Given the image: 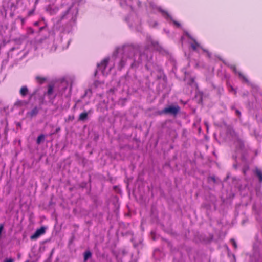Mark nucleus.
<instances>
[{
	"instance_id": "423d86ee",
	"label": "nucleus",
	"mask_w": 262,
	"mask_h": 262,
	"mask_svg": "<svg viewBox=\"0 0 262 262\" xmlns=\"http://www.w3.org/2000/svg\"><path fill=\"white\" fill-rule=\"evenodd\" d=\"M191 47L193 50H199V49H202L204 52L206 51L202 48V47L196 42L194 41L193 43L191 44Z\"/></svg>"
},
{
	"instance_id": "0eeeda50",
	"label": "nucleus",
	"mask_w": 262,
	"mask_h": 262,
	"mask_svg": "<svg viewBox=\"0 0 262 262\" xmlns=\"http://www.w3.org/2000/svg\"><path fill=\"white\" fill-rule=\"evenodd\" d=\"M231 68L235 73H237L236 68L234 66H232ZM238 74L240 78H242L245 81H247V78L241 72H238Z\"/></svg>"
},
{
	"instance_id": "20e7f679",
	"label": "nucleus",
	"mask_w": 262,
	"mask_h": 262,
	"mask_svg": "<svg viewBox=\"0 0 262 262\" xmlns=\"http://www.w3.org/2000/svg\"><path fill=\"white\" fill-rule=\"evenodd\" d=\"M46 231V228L41 227L39 229L36 230L34 234L31 236L30 238L32 240L37 239L40 235L43 234Z\"/></svg>"
},
{
	"instance_id": "7ed1b4c3",
	"label": "nucleus",
	"mask_w": 262,
	"mask_h": 262,
	"mask_svg": "<svg viewBox=\"0 0 262 262\" xmlns=\"http://www.w3.org/2000/svg\"><path fill=\"white\" fill-rule=\"evenodd\" d=\"M180 108L178 106H169L165 108L163 112L165 114H171L176 115L179 111Z\"/></svg>"
},
{
	"instance_id": "f257e3e1",
	"label": "nucleus",
	"mask_w": 262,
	"mask_h": 262,
	"mask_svg": "<svg viewBox=\"0 0 262 262\" xmlns=\"http://www.w3.org/2000/svg\"><path fill=\"white\" fill-rule=\"evenodd\" d=\"M114 62L113 61H111L109 59L105 58L98 64V70L96 71V73L98 71H100L103 75H106L111 71Z\"/></svg>"
},
{
	"instance_id": "39448f33",
	"label": "nucleus",
	"mask_w": 262,
	"mask_h": 262,
	"mask_svg": "<svg viewBox=\"0 0 262 262\" xmlns=\"http://www.w3.org/2000/svg\"><path fill=\"white\" fill-rule=\"evenodd\" d=\"M38 112V108L35 107L33 108L30 112L27 113V116L30 117H33L36 116Z\"/></svg>"
},
{
	"instance_id": "f8f14e48",
	"label": "nucleus",
	"mask_w": 262,
	"mask_h": 262,
	"mask_svg": "<svg viewBox=\"0 0 262 262\" xmlns=\"http://www.w3.org/2000/svg\"><path fill=\"white\" fill-rule=\"evenodd\" d=\"M88 116V113L86 112L82 113L80 114L79 119L81 120H85Z\"/></svg>"
},
{
	"instance_id": "6e6552de",
	"label": "nucleus",
	"mask_w": 262,
	"mask_h": 262,
	"mask_svg": "<svg viewBox=\"0 0 262 262\" xmlns=\"http://www.w3.org/2000/svg\"><path fill=\"white\" fill-rule=\"evenodd\" d=\"M27 93H28V89L26 86H23L20 89V93L23 96L26 95Z\"/></svg>"
},
{
	"instance_id": "9d476101",
	"label": "nucleus",
	"mask_w": 262,
	"mask_h": 262,
	"mask_svg": "<svg viewBox=\"0 0 262 262\" xmlns=\"http://www.w3.org/2000/svg\"><path fill=\"white\" fill-rule=\"evenodd\" d=\"M45 136L44 135H43V134L40 135L37 137V141H36L37 144H40V143L41 142V141L45 139Z\"/></svg>"
},
{
	"instance_id": "4be33fe9",
	"label": "nucleus",
	"mask_w": 262,
	"mask_h": 262,
	"mask_svg": "<svg viewBox=\"0 0 262 262\" xmlns=\"http://www.w3.org/2000/svg\"><path fill=\"white\" fill-rule=\"evenodd\" d=\"M236 113L238 114V115H239L240 114V112L239 111H238V110H236Z\"/></svg>"
},
{
	"instance_id": "f03ea898",
	"label": "nucleus",
	"mask_w": 262,
	"mask_h": 262,
	"mask_svg": "<svg viewBox=\"0 0 262 262\" xmlns=\"http://www.w3.org/2000/svg\"><path fill=\"white\" fill-rule=\"evenodd\" d=\"M125 53L123 55L122 59L119 61L118 64V69L121 70L125 65V62L128 61L132 65L133 64L134 61V52L131 51L127 53V50L126 48L124 49Z\"/></svg>"
},
{
	"instance_id": "aec40b11",
	"label": "nucleus",
	"mask_w": 262,
	"mask_h": 262,
	"mask_svg": "<svg viewBox=\"0 0 262 262\" xmlns=\"http://www.w3.org/2000/svg\"><path fill=\"white\" fill-rule=\"evenodd\" d=\"M230 91H233L234 92V93L235 94L236 93V91L234 90V88H232V87H231V90Z\"/></svg>"
},
{
	"instance_id": "4468645a",
	"label": "nucleus",
	"mask_w": 262,
	"mask_h": 262,
	"mask_svg": "<svg viewBox=\"0 0 262 262\" xmlns=\"http://www.w3.org/2000/svg\"><path fill=\"white\" fill-rule=\"evenodd\" d=\"M256 174L259 178L260 182H262V171L260 170L257 169L256 170Z\"/></svg>"
},
{
	"instance_id": "b1692460",
	"label": "nucleus",
	"mask_w": 262,
	"mask_h": 262,
	"mask_svg": "<svg viewBox=\"0 0 262 262\" xmlns=\"http://www.w3.org/2000/svg\"><path fill=\"white\" fill-rule=\"evenodd\" d=\"M166 15L167 17H169V18L170 17V16L169 15V14L166 13Z\"/></svg>"
},
{
	"instance_id": "dca6fc26",
	"label": "nucleus",
	"mask_w": 262,
	"mask_h": 262,
	"mask_svg": "<svg viewBox=\"0 0 262 262\" xmlns=\"http://www.w3.org/2000/svg\"><path fill=\"white\" fill-rule=\"evenodd\" d=\"M71 11V9H70L69 10H68V12H67L66 14L63 16L62 18H63L66 16H67L68 18L70 17V16H69V15L70 12Z\"/></svg>"
},
{
	"instance_id": "393cba45",
	"label": "nucleus",
	"mask_w": 262,
	"mask_h": 262,
	"mask_svg": "<svg viewBox=\"0 0 262 262\" xmlns=\"http://www.w3.org/2000/svg\"><path fill=\"white\" fill-rule=\"evenodd\" d=\"M151 44H152L153 46H155V44L153 42H151Z\"/></svg>"
},
{
	"instance_id": "a211bd4d",
	"label": "nucleus",
	"mask_w": 262,
	"mask_h": 262,
	"mask_svg": "<svg viewBox=\"0 0 262 262\" xmlns=\"http://www.w3.org/2000/svg\"><path fill=\"white\" fill-rule=\"evenodd\" d=\"M173 22L174 24L175 25H176L177 27H180V24L178 22L176 21H173Z\"/></svg>"
},
{
	"instance_id": "2eb2a0df",
	"label": "nucleus",
	"mask_w": 262,
	"mask_h": 262,
	"mask_svg": "<svg viewBox=\"0 0 262 262\" xmlns=\"http://www.w3.org/2000/svg\"><path fill=\"white\" fill-rule=\"evenodd\" d=\"M74 12H75V15L74 16H72L71 19L73 20V21H75L76 19V15L77 14V10L76 9H75L74 10Z\"/></svg>"
},
{
	"instance_id": "f3484780",
	"label": "nucleus",
	"mask_w": 262,
	"mask_h": 262,
	"mask_svg": "<svg viewBox=\"0 0 262 262\" xmlns=\"http://www.w3.org/2000/svg\"><path fill=\"white\" fill-rule=\"evenodd\" d=\"M231 242H232L233 246L236 248L237 247V245L235 243V241L234 239H231Z\"/></svg>"
},
{
	"instance_id": "412c9836",
	"label": "nucleus",
	"mask_w": 262,
	"mask_h": 262,
	"mask_svg": "<svg viewBox=\"0 0 262 262\" xmlns=\"http://www.w3.org/2000/svg\"><path fill=\"white\" fill-rule=\"evenodd\" d=\"M256 262H262V257L260 258L259 259H258L257 261Z\"/></svg>"
},
{
	"instance_id": "6ab92c4d",
	"label": "nucleus",
	"mask_w": 262,
	"mask_h": 262,
	"mask_svg": "<svg viewBox=\"0 0 262 262\" xmlns=\"http://www.w3.org/2000/svg\"><path fill=\"white\" fill-rule=\"evenodd\" d=\"M4 262H13V259H7Z\"/></svg>"
},
{
	"instance_id": "9b49d317",
	"label": "nucleus",
	"mask_w": 262,
	"mask_h": 262,
	"mask_svg": "<svg viewBox=\"0 0 262 262\" xmlns=\"http://www.w3.org/2000/svg\"><path fill=\"white\" fill-rule=\"evenodd\" d=\"M53 92V86L52 85H50L48 86V91L47 92V94L48 96H50L52 95Z\"/></svg>"
},
{
	"instance_id": "ddd939ff",
	"label": "nucleus",
	"mask_w": 262,
	"mask_h": 262,
	"mask_svg": "<svg viewBox=\"0 0 262 262\" xmlns=\"http://www.w3.org/2000/svg\"><path fill=\"white\" fill-rule=\"evenodd\" d=\"M91 256V253L90 251H86L84 253V260H87Z\"/></svg>"
},
{
	"instance_id": "1a4fd4ad",
	"label": "nucleus",
	"mask_w": 262,
	"mask_h": 262,
	"mask_svg": "<svg viewBox=\"0 0 262 262\" xmlns=\"http://www.w3.org/2000/svg\"><path fill=\"white\" fill-rule=\"evenodd\" d=\"M36 80L39 83H43L46 80V78L41 76H36Z\"/></svg>"
},
{
	"instance_id": "a878e982",
	"label": "nucleus",
	"mask_w": 262,
	"mask_h": 262,
	"mask_svg": "<svg viewBox=\"0 0 262 262\" xmlns=\"http://www.w3.org/2000/svg\"><path fill=\"white\" fill-rule=\"evenodd\" d=\"M121 50H122V49H119L118 52H120Z\"/></svg>"
},
{
	"instance_id": "5701e85b",
	"label": "nucleus",
	"mask_w": 262,
	"mask_h": 262,
	"mask_svg": "<svg viewBox=\"0 0 262 262\" xmlns=\"http://www.w3.org/2000/svg\"><path fill=\"white\" fill-rule=\"evenodd\" d=\"M34 25H35V26H37V25H38V22H35V23H34Z\"/></svg>"
}]
</instances>
